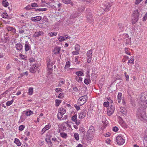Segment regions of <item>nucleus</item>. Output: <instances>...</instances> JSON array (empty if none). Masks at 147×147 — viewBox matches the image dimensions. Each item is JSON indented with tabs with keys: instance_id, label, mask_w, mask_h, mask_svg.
<instances>
[{
	"instance_id": "14",
	"label": "nucleus",
	"mask_w": 147,
	"mask_h": 147,
	"mask_svg": "<svg viewBox=\"0 0 147 147\" xmlns=\"http://www.w3.org/2000/svg\"><path fill=\"white\" fill-rule=\"evenodd\" d=\"M93 134L89 132H87L86 136L87 139L90 140H91L92 139L93 137Z\"/></svg>"
},
{
	"instance_id": "22",
	"label": "nucleus",
	"mask_w": 147,
	"mask_h": 147,
	"mask_svg": "<svg viewBox=\"0 0 147 147\" xmlns=\"http://www.w3.org/2000/svg\"><path fill=\"white\" fill-rule=\"evenodd\" d=\"M120 112L124 115H126L127 114L126 109L123 107H121L120 108Z\"/></svg>"
},
{
	"instance_id": "15",
	"label": "nucleus",
	"mask_w": 147,
	"mask_h": 147,
	"mask_svg": "<svg viewBox=\"0 0 147 147\" xmlns=\"http://www.w3.org/2000/svg\"><path fill=\"white\" fill-rule=\"evenodd\" d=\"M44 34V32L42 31L36 32H35L34 34L33 35V37H38Z\"/></svg>"
},
{
	"instance_id": "25",
	"label": "nucleus",
	"mask_w": 147,
	"mask_h": 147,
	"mask_svg": "<svg viewBox=\"0 0 147 147\" xmlns=\"http://www.w3.org/2000/svg\"><path fill=\"white\" fill-rule=\"evenodd\" d=\"M30 47L29 45L26 42L25 45V49L26 51H27L30 50Z\"/></svg>"
},
{
	"instance_id": "20",
	"label": "nucleus",
	"mask_w": 147,
	"mask_h": 147,
	"mask_svg": "<svg viewBox=\"0 0 147 147\" xmlns=\"http://www.w3.org/2000/svg\"><path fill=\"white\" fill-rule=\"evenodd\" d=\"M7 29L8 31H11L13 33H15L16 31L15 28L11 27H7Z\"/></svg>"
},
{
	"instance_id": "41",
	"label": "nucleus",
	"mask_w": 147,
	"mask_h": 147,
	"mask_svg": "<svg viewBox=\"0 0 147 147\" xmlns=\"http://www.w3.org/2000/svg\"><path fill=\"white\" fill-rule=\"evenodd\" d=\"M76 74L78 76H82L83 75V73L82 71H78L76 72Z\"/></svg>"
},
{
	"instance_id": "8",
	"label": "nucleus",
	"mask_w": 147,
	"mask_h": 147,
	"mask_svg": "<svg viewBox=\"0 0 147 147\" xmlns=\"http://www.w3.org/2000/svg\"><path fill=\"white\" fill-rule=\"evenodd\" d=\"M86 19L87 22H89L90 23H91L94 20L92 14L90 13L87 14L86 16Z\"/></svg>"
},
{
	"instance_id": "40",
	"label": "nucleus",
	"mask_w": 147,
	"mask_h": 147,
	"mask_svg": "<svg viewBox=\"0 0 147 147\" xmlns=\"http://www.w3.org/2000/svg\"><path fill=\"white\" fill-rule=\"evenodd\" d=\"M57 117L59 120H61L62 119L61 118H62V116L59 111V112L57 114Z\"/></svg>"
},
{
	"instance_id": "38",
	"label": "nucleus",
	"mask_w": 147,
	"mask_h": 147,
	"mask_svg": "<svg viewBox=\"0 0 147 147\" xmlns=\"http://www.w3.org/2000/svg\"><path fill=\"white\" fill-rule=\"evenodd\" d=\"M74 137L75 139L78 140H79V136L78 133H75L74 134Z\"/></svg>"
},
{
	"instance_id": "34",
	"label": "nucleus",
	"mask_w": 147,
	"mask_h": 147,
	"mask_svg": "<svg viewBox=\"0 0 147 147\" xmlns=\"http://www.w3.org/2000/svg\"><path fill=\"white\" fill-rule=\"evenodd\" d=\"M33 113V112L31 110H29L26 112V115L27 116H30Z\"/></svg>"
},
{
	"instance_id": "30",
	"label": "nucleus",
	"mask_w": 147,
	"mask_h": 147,
	"mask_svg": "<svg viewBox=\"0 0 147 147\" xmlns=\"http://www.w3.org/2000/svg\"><path fill=\"white\" fill-rule=\"evenodd\" d=\"M143 142L144 147H147V137L144 138Z\"/></svg>"
},
{
	"instance_id": "57",
	"label": "nucleus",
	"mask_w": 147,
	"mask_h": 147,
	"mask_svg": "<svg viewBox=\"0 0 147 147\" xmlns=\"http://www.w3.org/2000/svg\"><path fill=\"white\" fill-rule=\"evenodd\" d=\"M147 19V12L146 13L143 18V21H145Z\"/></svg>"
},
{
	"instance_id": "5",
	"label": "nucleus",
	"mask_w": 147,
	"mask_h": 147,
	"mask_svg": "<svg viewBox=\"0 0 147 147\" xmlns=\"http://www.w3.org/2000/svg\"><path fill=\"white\" fill-rule=\"evenodd\" d=\"M116 141L117 144L120 145L123 144L125 142V139L122 136H119L117 137Z\"/></svg>"
},
{
	"instance_id": "35",
	"label": "nucleus",
	"mask_w": 147,
	"mask_h": 147,
	"mask_svg": "<svg viewBox=\"0 0 147 147\" xmlns=\"http://www.w3.org/2000/svg\"><path fill=\"white\" fill-rule=\"evenodd\" d=\"M131 63L132 64H134V61L133 58V57H132L131 58L129 59L128 63Z\"/></svg>"
},
{
	"instance_id": "16",
	"label": "nucleus",
	"mask_w": 147,
	"mask_h": 147,
	"mask_svg": "<svg viewBox=\"0 0 147 147\" xmlns=\"http://www.w3.org/2000/svg\"><path fill=\"white\" fill-rule=\"evenodd\" d=\"M61 50V48L57 46L54 48V51L55 52L54 53L55 55H57L60 53Z\"/></svg>"
},
{
	"instance_id": "24",
	"label": "nucleus",
	"mask_w": 147,
	"mask_h": 147,
	"mask_svg": "<svg viewBox=\"0 0 147 147\" xmlns=\"http://www.w3.org/2000/svg\"><path fill=\"white\" fill-rule=\"evenodd\" d=\"M25 26H23L21 28H20L19 30V33L20 34H22L25 31L24 30V27H25Z\"/></svg>"
},
{
	"instance_id": "58",
	"label": "nucleus",
	"mask_w": 147,
	"mask_h": 147,
	"mask_svg": "<svg viewBox=\"0 0 147 147\" xmlns=\"http://www.w3.org/2000/svg\"><path fill=\"white\" fill-rule=\"evenodd\" d=\"M124 74L125 76V77L126 78V80L127 81H129V76L127 74L126 72H125L124 73Z\"/></svg>"
},
{
	"instance_id": "46",
	"label": "nucleus",
	"mask_w": 147,
	"mask_h": 147,
	"mask_svg": "<svg viewBox=\"0 0 147 147\" xmlns=\"http://www.w3.org/2000/svg\"><path fill=\"white\" fill-rule=\"evenodd\" d=\"M64 93L63 92H61L60 93L59 96H58V98H61L64 97Z\"/></svg>"
},
{
	"instance_id": "31",
	"label": "nucleus",
	"mask_w": 147,
	"mask_h": 147,
	"mask_svg": "<svg viewBox=\"0 0 147 147\" xmlns=\"http://www.w3.org/2000/svg\"><path fill=\"white\" fill-rule=\"evenodd\" d=\"M79 131L80 132L82 133L84 135H85L86 131L85 130V129L84 128L82 127H80L79 128Z\"/></svg>"
},
{
	"instance_id": "11",
	"label": "nucleus",
	"mask_w": 147,
	"mask_h": 147,
	"mask_svg": "<svg viewBox=\"0 0 147 147\" xmlns=\"http://www.w3.org/2000/svg\"><path fill=\"white\" fill-rule=\"evenodd\" d=\"M51 63H50L49 62H48L47 64V67L49 71L48 72L49 74H51L52 72L53 64Z\"/></svg>"
},
{
	"instance_id": "36",
	"label": "nucleus",
	"mask_w": 147,
	"mask_h": 147,
	"mask_svg": "<svg viewBox=\"0 0 147 147\" xmlns=\"http://www.w3.org/2000/svg\"><path fill=\"white\" fill-rule=\"evenodd\" d=\"M47 10V9L46 8H37L35 9V11H46Z\"/></svg>"
},
{
	"instance_id": "1",
	"label": "nucleus",
	"mask_w": 147,
	"mask_h": 147,
	"mask_svg": "<svg viewBox=\"0 0 147 147\" xmlns=\"http://www.w3.org/2000/svg\"><path fill=\"white\" fill-rule=\"evenodd\" d=\"M147 107L146 105H142L139 107L136 111V115L139 119L143 121L146 120L147 117L146 114V110Z\"/></svg>"
},
{
	"instance_id": "54",
	"label": "nucleus",
	"mask_w": 147,
	"mask_h": 147,
	"mask_svg": "<svg viewBox=\"0 0 147 147\" xmlns=\"http://www.w3.org/2000/svg\"><path fill=\"white\" fill-rule=\"evenodd\" d=\"M52 140L53 141H54V142L55 143H56L57 144H58L59 142V141L57 140V139L56 138H52Z\"/></svg>"
},
{
	"instance_id": "26",
	"label": "nucleus",
	"mask_w": 147,
	"mask_h": 147,
	"mask_svg": "<svg viewBox=\"0 0 147 147\" xmlns=\"http://www.w3.org/2000/svg\"><path fill=\"white\" fill-rule=\"evenodd\" d=\"M33 88L31 87L29 88L28 89V94L30 95H31L33 94Z\"/></svg>"
},
{
	"instance_id": "42",
	"label": "nucleus",
	"mask_w": 147,
	"mask_h": 147,
	"mask_svg": "<svg viewBox=\"0 0 147 147\" xmlns=\"http://www.w3.org/2000/svg\"><path fill=\"white\" fill-rule=\"evenodd\" d=\"M59 111L60 113H62L64 114H65L66 112V110L63 109V108H59Z\"/></svg>"
},
{
	"instance_id": "7",
	"label": "nucleus",
	"mask_w": 147,
	"mask_h": 147,
	"mask_svg": "<svg viewBox=\"0 0 147 147\" xmlns=\"http://www.w3.org/2000/svg\"><path fill=\"white\" fill-rule=\"evenodd\" d=\"M86 110L84 109L82 111H81V112L79 114V117L80 119H82L84 118L86 115Z\"/></svg>"
},
{
	"instance_id": "52",
	"label": "nucleus",
	"mask_w": 147,
	"mask_h": 147,
	"mask_svg": "<svg viewBox=\"0 0 147 147\" xmlns=\"http://www.w3.org/2000/svg\"><path fill=\"white\" fill-rule=\"evenodd\" d=\"M55 91L57 92H61L62 91V90L59 88H57L55 89Z\"/></svg>"
},
{
	"instance_id": "47",
	"label": "nucleus",
	"mask_w": 147,
	"mask_h": 147,
	"mask_svg": "<svg viewBox=\"0 0 147 147\" xmlns=\"http://www.w3.org/2000/svg\"><path fill=\"white\" fill-rule=\"evenodd\" d=\"M103 105L104 107H107L109 106V102H104Z\"/></svg>"
},
{
	"instance_id": "28",
	"label": "nucleus",
	"mask_w": 147,
	"mask_h": 147,
	"mask_svg": "<svg viewBox=\"0 0 147 147\" xmlns=\"http://www.w3.org/2000/svg\"><path fill=\"white\" fill-rule=\"evenodd\" d=\"M131 38H128L126 39V41L125 42L126 45H130L131 43Z\"/></svg>"
},
{
	"instance_id": "55",
	"label": "nucleus",
	"mask_w": 147,
	"mask_h": 147,
	"mask_svg": "<svg viewBox=\"0 0 147 147\" xmlns=\"http://www.w3.org/2000/svg\"><path fill=\"white\" fill-rule=\"evenodd\" d=\"M119 26V28L120 29V30H122L123 31V30H122L123 28V29H124L125 28L124 27V26H123L122 24H118Z\"/></svg>"
},
{
	"instance_id": "50",
	"label": "nucleus",
	"mask_w": 147,
	"mask_h": 147,
	"mask_svg": "<svg viewBox=\"0 0 147 147\" xmlns=\"http://www.w3.org/2000/svg\"><path fill=\"white\" fill-rule=\"evenodd\" d=\"M20 56L22 59L24 60H26V57L25 55L20 54Z\"/></svg>"
},
{
	"instance_id": "63",
	"label": "nucleus",
	"mask_w": 147,
	"mask_h": 147,
	"mask_svg": "<svg viewBox=\"0 0 147 147\" xmlns=\"http://www.w3.org/2000/svg\"><path fill=\"white\" fill-rule=\"evenodd\" d=\"M76 17L75 16V15L73 14L70 16V18L71 19H72L75 18Z\"/></svg>"
},
{
	"instance_id": "59",
	"label": "nucleus",
	"mask_w": 147,
	"mask_h": 147,
	"mask_svg": "<svg viewBox=\"0 0 147 147\" xmlns=\"http://www.w3.org/2000/svg\"><path fill=\"white\" fill-rule=\"evenodd\" d=\"M74 106L75 108L78 111L80 109V107L79 106H78L77 105H75Z\"/></svg>"
},
{
	"instance_id": "61",
	"label": "nucleus",
	"mask_w": 147,
	"mask_h": 147,
	"mask_svg": "<svg viewBox=\"0 0 147 147\" xmlns=\"http://www.w3.org/2000/svg\"><path fill=\"white\" fill-rule=\"evenodd\" d=\"M122 95L121 93H119L118 95V98L121 99V97Z\"/></svg>"
},
{
	"instance_id": "62",
	"label": "nucleus",
	"mask_w": 147,
	"mask_h": 147,
	"mask_svg": "<svg viewBox=\"0 0 147 147\" xmlns=\"http://www.w3.org/2000/svg\"><path fill=\"white\" fill-rule=\"evenodd\" d=\"M21 147H28V146L26 143H24Z\"/></svg>"
},
{
	"instance_id": "56",
	"label": "nucleus",
	"mask_w": 147,
	"mask_h": 147,
	"mask_svg": "<svg viewBox=\"0 0 147 147\" xmlns=\"http://www.w3.org/2000/svg\"><path fill=\"white\" fill-rule=\"evenodd\" d=\"M31 6L32 7H36L38 6L37 3H32L31 4Z\"/></svg>"
},
{
	"instance_id": "6",
	"label": "nucleus",
	"mask_w": 147,
	"mask_h": 147,
	"mask_svg": "<svg viewBox=\"0 0 147 147\" xmlns=\"http://www.w3.org/2000/svg\"><path fill=\"white\" fill-rule=\"evenodd\" d=\"M92 51L90 50L88 51L87 53V56L88 57L87 62L88 63H90L92 59Z\"/></svg>"
},
{
	"instance_id": "9",
	"label": "nucleus",
	"mask_w": 147,
	"mask_h": 147,
	"mask_svg": "<svg viewBox=\"0 0 147 147\" xmlns=\"http://www.w3.org/2000/svg\"><path fill=\"white\" fill-rule=\"evenodd\" d=\"M42 18L41 16H37L31 18L30 20L33 22H36L40 21L41 20Z\"/></svg>"
},
{
	"instance_id": "33",
	"label": "nucleus",
	"mask_w": 147,
	"mask_h": 147,
	"mask_svg": "<svg viewBox=\"0 0 147 147\" xmlns=\"http://www.w3.org/2000/svg\"><path fill=\"white\" fill-rule=\"evenodd\" d=\"M61 136L63 138H66L67 136V134L63 132L60 133Z\"/></svg>"
},
{
	"instance_id": "45",
	"label": "nucleus",
	"mask_w": 147,
	"mask_h": 147,
	"mask_svg": "<svg viewBox=\"0 0 147 147\" xmlns=\"http://www.w3.org/2000/svg\"><path fill=\"white\" fill-rule=\"evenodd\" d=\"M50 36L51 37H52L55 36H56L57 34V33L56 32H51L49 33Z\"/></svg>"
},
{
	"instance_id": "43",
	"label": "nucleus",
	"mask_w": 147,
	"mask_h": 147,
	"mask_svg": "<svg viewBox=\"0 0 147 147\" xmlns=\"http://www.w3.org/2000/svg\"><path fill=\"white\" fill-rule=\"evenodd\" d=\"M63 3L66 4H70L71 2V0H62Z\"/></svg>"
},
{
	"instance_id": "32",
	"label": "nucleus",
	"mask_w": 147,
	"mask_h": 147,
	"mask_svg": "<svg viewBox=\"0 0 147 147\" xmlns=\"http://www.w3.org/2000/svg\"><path fill=\"white\" fill-rule=\"evenodd\" d=\"M77 114L73 116L72 117V120L75 122V123L77 121Z\"/></svg>"
},
{
	"instance_id": "53",
	"label": "nucleus",
	"mask_w": 147,
	"mask_h": 147,
	"mask_svg": "<svg viewBox=\"0 0 147 147\" xmlns=\"http://www.w3.org/2000/svg\"><path fill=\"white\" fill-rule=\"evenodd\" d=\"M118 130V128L116 126H115L113 127V130L115 132L117 131Z\"/></svg>"
},
{
	"instance_id": "44",
	"label": "nucleus",
	"mask_w": 147,
	"mask_h": 147,
	"mask_svg": "<svg viewBox=\"0 0 147 147\" xmlns=\"http://www.w3.org/2000/svg\"><path fill=\"white\" fill-rule=\"evenodd\" d=\"M70 65V63L69 61L66 62V65L65 67V68H68L69 67Z\"/></svg>"
},
{
	"instance_id": "3",
	"label": "nucleus",
	"mask_w": 147,
	"mask_h": 147,
	"mask_svg": "<svg viewBox=\"0 0 147 147\" xmlns=\"http://www.w3.org/2000/svg\"><path fill=\"white\" fill-rule=\"evenodd\" d=\"M87 99L88 97L86 95H85L80 97L78 99L79 102L78 104L80 106H82L86 102Z\"/></svg>"
},
{
	"instance_id": "21",
	"label": "nucleus",
	"mask_w": 147,
	"mask_h": 147,
	"mask_svg": "<svg viewBox=\"0 0 147 147\" xmlns=\"http://www.w3.org/2000/svg\"><path fill=\"white\" fill-rule=\"evenodd\" d=\"M14 143L18 146H21L22 144L19 140L17 138H15Z\"/></svg>"
},
{
	"instance_id": "29",
	"label": "nucleus",
	"mask_w": 147,
	"mask_h": 147,
	"mask_svg": "<svg viewBox=\"0 0 147 147\" xmlns=\"http://www.w3.org/2000/svg\"><path fill=\"white\" fill-rule=\"evenodd\" d=\"M55 106L56 107L59 106V104L61 103V101L60 100L56 99L55 100Z\"/></svg>"
},
{
	"instance_id": "17",
	"label": "nucleus",
	"mask_w": 147,
	"mask_h": 147,
	"mask_svg": "<svg viewBox=\"0 0 147 147\" xmlns=\"http://www.w3.org/2000/svg\"><path fill=\"white\" fill-rule=\"evenodd\" d=\"M95 129L94 127L92 125H91L89 129L87 131L91 133L94 134V133Z\"/></svg>"
},
{
	"instance_id": "23",
	"label": "nucleus",
	"mask_w": 147,
	"mask_h": 147,
	"mask_svg": "<svg viewBox=\"0 0 147 147\" xmlns=\"http://www.w3.org/2000/svg\"><path fill=\"white\" fill-rule=\"evenodd\" d=\"M47 4L48 5L47 7L49 8H52L54 9L55 7V6L52 3L49 2L47 3Z\"/></svg>"
},
{
	"instance_id": "12",
	"label": "nucleus",
	"mask_w": 147,
	"mask_h": 147,
	"mask_svg": "<svg viewBox=\"0 0 147 147\" xmlns=\"http://www.w3.org/2000/svg\"><path fill=\"white\" fill-rule=\"evenodd\" d=\"M87 78L85 79L84 82L86 85H88L90 82V77L89 75H87L86 76Z\"/></svg>"
},
{
	"instance_id": "64",
	"label": "nucleus",
	"mask_w": 147,
	"mask_h": 147,
	"mask_svg": "<svg viewBox=\"0 0 147 147\" xmlns=\"http://www.w3.org/2000/svg\"><path fill=\"white\" fill-rule=\"evenodd\" d=\"M7 16V13H4L3 14V17L4 18H6Z\"/></svg>"
},
{
	"instance_id": "37",
	"label": "nucleus",
	"mask_w": 147,
	"mask_h": 147,
	"mask_svg": "<svg viewBox=\"0 0 147 147\" xmlns=\"http://www.w3.org/2000/svg\"><path fill=\"white\" fill-rule=\"evenodd\" d=\"M14 100L13 99H12L10 101H7L6 103V105L7 106H9L11 105L13 102Z\"/></svg>"
},
{
	"instance_id": "51",
	"label": "nucleus",
	"mask_w": 147,
	"mask_h": 147,
	"mask_svg": "<svg viewBox=\"0 0 147 147\" xmlns=\"http://www.w3.org/2000/svg\"><path fill=\"white\" fill-rule=\"evenodd\" d=\"M51 127V124H48V125H46L44 127V128L48 130Z\"/></svg>"
},
{
	"instance_id": "13",
	"label": "nucleus",
	"mask_w": 147,
	"mask_h": 147,
	"mask_svg": "<svg viewBox=\"0 0 147 147\" xmlns=\"http://www.w3.org/2000/svg\"><path fill=\"white\" fill-rule=\"evenodd\" d=\"M37 67L36 65H32L30 69V72L32 73H34L36 70Z\"/></svg>"
},
{
	"instance_id": "27",
	"label": "nucleus",
	"mask_w": 147,
	"mask_h": 147,
	"mask_svg": "<svg viewBox=\"0 0 147 147\" xmlns=\"http://www.w3.org/2000/svg\"><path fill=\"white\" fill-rule=\"evenodd\" d=\"M3 6L5 7H7L9 5V3L6 0H3L2 2Z\"/></svg>"
},
{
	"instance_id": "49",
	"label": "nucleus",
	"mask_w": 147,
	"mask_h": 147,
	"mask_svg": "<svg viewBox=\"0 0 147 147\" xmlns=\"http://www.w3.org/2000/svg\"><path fill=\"white\" fill-rule=\"evenodd\" d=\"M25 126L24 125H20L19 127V130L20 131H22L24 128Z\"/></svg>"
},
{
	"instance_id": "4",
	"label": "nucleus",
	"mask_w": 147,
	"mask_h": 147,
	"mask_svg": "<svg viewBox=\"0 0 147 147\" xmlns=\"http://www.w3.org/2000/svg\"><path fill=\"white\" fill-rule=\"evenodd\" d=\"M115 110L114 106L111 105L107 109V114L108 116H110L113 113Z\"/></svg>"
},
{
	"instance_id": "18",
	"label": "nucleus",
	"mask_w": 147,
	"mask_h": 147,
	"mask_svg": "<svg viewBox=\"0 0 147 147\" xmlns=\"http://www.w3.org/2000/svg\"><path fill=\"white\" fill-rule=\"evenodd\" d=\"M111 6V5L109 3H107L105 4L104 6V8H103V9L104 11H108L109 10V8Z\"/></svg>"
},
{
	"instance_id": "10",
	"label": "nucleus",
	"mask_w": 147,
	"mask_h": 147,
	"mask_svg": "<svg viewBox=\"0 0 147 147\" xmlns=\"http://www.w3.org/2000/svg\"><path fill=\"white\" fill-rule=\"evenodd\" d=\"M67 35H65L64 36H60L58 38V39L59 41L62 42L63 40H67L70 37H69Z\"/></svg>"
},
{
	"instance_id": "39",
	"label": "nucleus",
	"mask_w": 147,
	"mask_h": 147,
	"mask_svg": "<svg viewBox=\"0 0 147 147\" xmlns=\"http://www.w3.org/2000/svg\"><path fill=\"white\" fill-rule=\"evenodd\" d=\"M75 49L76 51L80 52V46L78 45H76L75 47Z\"/></svg>"
},
{
	"instance_id": "60",
	"label": "nucleus",
	"mask_w": 147,
	"mask_h": 147,
	"mask_svg": "<svg viewBox=\"0 0 147 147\" xmlns=\"http://www.w3.org/2000/svg\"><path fill=\"white\" fill-rule=\"evenodd\" d=\"M80 52L75 51H73L72 52V54L73 55H77Z\"/></svg>"
},
{
	"instance_id": "48",
	"label": "nucleus",
	"mask_w": 147,
	"mask_h": 147,
	"mask_svg": "<svg viewBox=\"0 0 147 147\" xmlns=\"http://www.w3.org/2000/svg\"><path fill=\"white\" fill-rule=\"evenodd\" d=\"M76 80L78 82H81L82 81V78L81 77H76Z\"/></svg>"
},
{
	"instance_id": "19",
	"label": "nucleus",
	"mask_w": 147,
	"mask_h": 147,
	"mask_svg": "<svg viewBox=\"0 0 147 147\" xmlns=\"http://www.w3.org/2000/svg\"><path fill=\"white\" fill-rule=\"evenodd\" d=\"M16 47L17 50L20 51L22 49L23 46L20 43H19L16 44Z\"/></svg>"
},
{
	"instance_id": "2",
	"label": "nucleus",
	"mask_w": 147,
	"mask_h": 147,
	"mask_svg": "<svg viewBox=\"0 0 147 147\" xmlns=\"http://www.w3.org/2000/svg\"><path fill=\"white\" fill-rule=\"evenodd\" d=\"M132 15L134 18L132 19V23L133 24H134L138 21L139 19L140 14L138 10L136 9L134 11Z\"/></svg>"
}]
</instances>
